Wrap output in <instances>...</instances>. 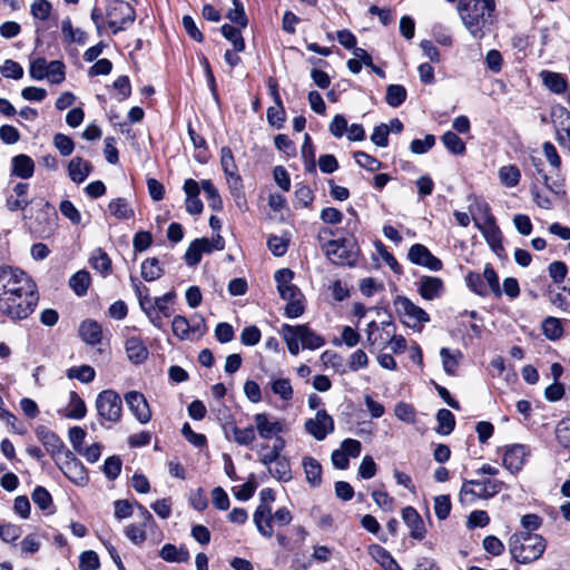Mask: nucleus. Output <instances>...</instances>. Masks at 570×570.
<instances>
[{"mask_svg": "<svg viewBox=\"0 0 570 570\" xmlns=\"http://www.w3.org/2000/svg\"><path fill=\"white\" fill-rule=\"evenodd\" d=\"M435 145V137L432 134L425 135L424 139H413L410 144V150L415 155L428 153Z\"/></svg>", "mask_w": 570, "mask_h": 570, "instance_id": "nucleus-59", "label": "nucleus"}, {"mask_svg": "<svg viewBox=\"0 0 570 570\" xmlns=\"http://www.w3.org/2000/svg\"><path fill=\"white\" fill-rule=\"evenodd\" d=\"M546 539L537 533L519 532L510 537L509 551L519 563H531L540 559L546 550Z\"/></svg>", "mask_w": 570, "mask_h": 570, "instance_id": "nucleus-3", "label": "nucleus"}, {"mask_svg": "<svg viewBox=\"0 0 570 570\" xmlns=\"http://www.w3.org/2000/svg\"><path fill=\"white\" fill-rule=\"evenodd\" d=\"M402 519L410 529V535L415 540H423L426 534L422 517L413 507H405L402 510Z\"/></svg>", "mask_w": 570, "mask_h": 570, "instance_id": "nucleus-17", "label": "nucleus"}, {"mask_svg": "<svg viewBox=\"0 0 570 570\" xmlns=\"http://www.w3.org/2000/svg\"><path fill=\"white\" fill-rule=\"evenodd\" d=\"M108 26L112 29V33L126 30L132 24L136 18L135 9L126 1H111L106 10Z\"/></svg>", "mask_w": 570, "mask_h": 570, "instance_id": "nucleus-8", "label": "nucleus"}, {"mask_svg": "<svg viewBox=\"0 0 570 570\" xmlns=\"http://www.w3.org/2000/svg\"><path fill=\"white\" fill-rule=\"evenodd\" d=\"M95 406L100 419V423L116 424L122 416V400L114 390H104L98 393Z\"/></svg>", "mask_w": 570, "mask_h": 570, "instance_id": "nucleus-6", "label": "nucleus"}, {"mask_svg": "<svg viewBox=\"0 0 570 570\" xmlns=\"http://www.w3.org/2000/svg\"><path fill=\"white\" fill-rule=\"evenodd\" d=\"M271 390L283 401H289L293 397V387L288 379H276L271 382Z\"/></svg>", "mask_w": 570, "mask_h": 570, "instance_id": "nucleus-48", "label": "nucleus"}, {"mask_svg": "<svg viewBox=\"0 0 570 570\" xmlns=\"http://www.w3.org/2000/svg\"><path fill=\"white\" fill-rule=\"evenodd\" d=\"M125 401L129 411L140 423L145 424L151 419V411L145 395L138 391H129L125 394Z\"/></svg>", "mask_w": 570, "mask_h": 570, "instance_id": "nucleus-14", "label": "nucleus"}, {"mask_svg": "<svg viewBox=\"0 0 570 570\" xmlns=\"http://www.w3.org/2000/svg\"><path fill=\"white\" fill-rule=\"evenodd\" d=\"M440 355L444 372L449 375H454L459 366V360L462 357V353L460 351L451 353L449 348L442 347Z\"/></svg>", "mask_w": 570, "mask_h": 570, "instance_id": "nucleus-43", "label": "nucleus"}, {"mask_svg": "<svg viewBox=\"0 0 570 570\" xmlns=\"http://www.w3.org/2000/svg\"><path fill=\"white\" fill-rule=\"evenodd\" d=\"M304 428L315 440L323 441L334 432L335 424L333 417L324 409H321L314 417L306 420Z\"/></svg>", "mask_w": 570, "mask_h": 570, "instance_id": "nucleus-11", "label": "nucleus"}, {"mask_svg": "<svg viewBox=\"0 0 570 570\" xmlns=\"http://www.w3.org/2000/svg\"><path fill=\"white\" fill-rule=\"evenodd\" d=\"M232 432L234 435V441L239 445L248 446L256 439L255 428L252 425L244 429L233 426Z\"/></svg>", "mask_w": 570, "mask_h": 570, "instance_id": "nucleus-52", "label": "nucleus"}, {"mask_svg": "<svg viewBox=\"0 0 570 570\" xmlns=\"http://www.w3.org/2000/svg\"><path fill=\"white\" fill-rule=\"evenodd\" d=\"M90 281V274L87 271L82 269L75 273L70 277L69 285L77 296H83L88 291Z\"/></svg>", "mask_w": 570, "mask_h": 570, "instance_id": "nucleus-37", "label": "nucleus"}, {"mask_svg": "<svg viewBox=\"0 0 570 570\" xmlns=\"http://www.w3.org/2000/svg\"><path fill=\"white\" fill-rule=\"evenodd\" d=\"M483 208L485 210L484 223H479L476 219H474V224L476 228L482 233L489 245L494 247L501 243V232L495 224V218L492 215L489 205H484Z\"/></svg>", "mask_w": 570, "mask_h": 570, "instance_id": "nucleus-16", "label": "nucleus"}, {"mask_svg": "<svg viewBox=\"0 0 570 570\" xmlns=\"http://www.w3.org/2000/svg\"><path fill=\"white\" fill-rule=\"evenodd\" d=\"M242 29L238 26L225 23L220 27L222 35L232 42L236 52L245 50V40L242 36Z\"/></svg>", "mask_w": 570, "mask_h": 570, "instance_id": "nucleus-31", "label": "nucleus"}, {"mask_svg": "<svg viewBox=\"0 0 570 570\" xmlns=\"http://www.w3.org/2000/svg\"><path fill=\"white\" fill-rule=\"evenodd\" d=\"M438 426L435 432L441 435L450 434L455 428V417L453 413L446 409H441L436 413Z\"/></svg>", "mask_w": 570, "mask_h": 570, "instance_id": "nucleus-36", "label": "nucleus"}, {"mask_svg": "<svg viewBox=\"0 0 570 570\" xmlns=\"http://www.w3.org/2000/svg\"><path fill=\"white\" fill-rule=\"evenodd\" d=\"M394 307L400 316L407 318L404 323L413 330L420 331L423 323L430 322L429 314L406 296H396L394 299Z\"/></svg>", "mask_w": 570, "mask_h": 570, "instance_id": "nucleus-9", "label": "nucleus"}, {"mask_svg": "<svg viewBox=\"0 0 570 570\" xmlns=\"http://www.w3.org/2000/svg\"><path fill=\"white\" fill-rule=\"evenodd\" d=\"M267 121L271 126L276 128H282L286 120V112L283 106V102L275 104L267 109L266 112Z\"/></svg>", "mask_w": 570, "mask_h": 570, "instance_id": "nucleus-51", "label": "nucleus"}, {"mask_svg": "<svg viewBox=\"0 0 570 570\" xmlns=\"http://www.w3.org/2000/svg\"><path fill=\"white\" fill-rule=\"evenodd\" d=\"M303 468L307 482L312 487H318L322 482V466L320 462L312 456H305L303 459Z\"/></svg>", "mask_w": 570, "mask_h": 570, "instance_id": "nucleus-28", "label": "nucleus"}, {"mask_svg": "<svg viewBox=\"0 0 570 570\" xmlns=\"http://www.w3.org/2000/svg\"><path fill=\"white\" fill-rule=\"evenodd\" d=\"M542 330L549 340H557L561 337L563 332L560 321L556 317H547L542 322Z\"/></svg>", "mask_w": 570, "mask_h": 570, "instance_id": "nucleus-58", "label": "nucleus"}, {"mask_svg": "<svg viewBox=\"0 0 570 570\" xmlns=\"http://www.w3.org/2000/svg\"><path fill=\"white\" fill-rule=\"evenodd\" d=\"M407 91L402 85H389L386 88L385 101L390 107L397 108L406 99Z\"/></svg>", "mask_w": 570, "mask_h": 570, "instance_id": "nucleus-41", "label": "nucleus"}, {"mask_svg": "<svg viewBox=\"0 0 570 570\" xmlns=\"http://www.w3.org/2000/svg\"><path fill=\"white\" fill-rule=\"evenodd\" d=\"M202 189L204 190V194L207 198L208 206L215 212L222 210L223 209V200L218 194L217 188L214 186V184L210 180H203Z\"/></svg>", "mask_w": 570, "mask_h": 570, "instance_id": "nucleus-44", "label": "nucleus"}, {"mask_svg": "<svg viewBox=\"0 0 570 570\" xmlns=\"http://www.w3.org/2000/svg\"><path fill=\"white\" fill-rule=\"evenodd\" d=\"M79 335L88 345H97L102 338L101 325L94 320H86L80 324Z\"/></svg>", "mask_w": 570, "mask_h": 570, "instance_id": "nucleus-23", "label": "nucleus"}, {"mask_svg": "<svg viewBox=\"0 0 570 570\" xmlns=\"http://www.w3.org/2000/svg\"><path fill=\"white\" fill-rule=\"evenodd\" d=\"M538 174L542 176L543 184L548 190H550L552 194L560 196L566 194L564 189V178L560 177L558 174L554 178L549 177L547 174L543 173L542 168H537Z\"/></svg>", "mask_w": 570, "mask_h": 570, "instance_id": "nucleus-46", "label": "nucleus"}, {"mask_svg": "<svg viewBox=\"0 0 570 570\" xmlns=\"http://www.w3.org/2000/svg\"><path fill=\"white\" fill-rule=\"evenodd\" d=\"M31 499L42 511L53 512L52 497L46 488L36 487L31 493Z\"/></svg>", "mask_w": 570, "mask_h": 570, "instance_id": "nucleus-39", "label": "nucleus"}, {"mask_svg": "<svg viewBox=\"0 0 570 570\" xmlns=\"http://www.w3.org/2000/svg\"><path fill=\"white\" fill-rule=\"evenodd\" d=\"M360 256V248L352 237L335 239L327 243L326 257L335 265L354 266Z\"/></svg>", "mask_w": 570, "mask_h": 570, "instance_id": "nucleus-7", "label": "nucleus"}, {"mask_svg": "<svg viewBox=\"0 0 570 570\" xmlns=\"http://www.w3.org/2000/svg\"><path fill=\"white\" fill-rule=\"evenodd\" d=\"M444 291L443 281L434 276H422L419 282V293L428 301H432L442 295Z\"/></svg>", "mask_w": 570, "mask_h": 570, "instance_id": "nucleus-20", "label": "nucleus"}, {"mask_svg": "<svg viewBox=\"0 0 570 570\" xmlns=\"http://www.w3.org/2000/svg\"><path fill=\"white\" fill-rule=\"evenodd\" d=\"M544 86L553 94H563L568 88L566 78L557 72L544 70L541 72Z\"/></svg>", "mask_w": 570, "mask_h": 570, "instance_id": "nucleus-27", "label": "nucleus"}, {"mask_svg": "<svg viewBox=\"0 0 570 570\" xmlns=\"http://www.w3.org/2000/svg\"><path fill=\"white\" fill-rule=\"evenodd\" d=\"M11 174L21 178L28 179L32 177L35 173V163L28 155H17L11 160Z\"/></svg>", "mask_w": 570, "mask_h": 570, "instance_id": "nucleus-25", "label": "nucleus"}, {"mask_svg": "<svg viewBox=\"0 0 570 570\" xmlns=\"http://www.w3.org/2000/svg\"><path fill=\"white\" fill-rule=\"evenodd\" d=\"M220 165L226 176H233V174L238 173L234 155L229 147H223L220 149Z\"/></svg>", "mask_w": 570, "mask_h": 570, "instance_id": "nucleus-56", "label": "nucleus"}, {"mask_svg": "<svg viewBox=\"0 0 570 570\" xmlns=\"http://www.w3.org/2000/svg\"><path fill=\"white\" fill-rule=\"evenodd\" d=\"M141 277L146 281V282H154V281H157L159 279L165 271L163 268V266L160 265V262L158 258L156 257H149V258H146L142 263H141Z\"/></svg>", "mask_w": 570, "mask_h": 570, "instance_id": "nucleus-29", "label": "nucleus"}, {"mask_svg": "<svg viewBox=\"0 0 570 570\" xmlns=\"http://www.w3.org/2000/svg\"><path fill=\"white\" fill-rule=\"evenodd\" d=\"M368 553L384 570H403L392 554L380 544L370 546Z\"/></svg>", "mask_w": 570, "mask_h": 570, "instance_id": "nucleus-24", "label": "nucleus"}, {"mask_svg": "<svg viewBox=\"0 0 570 570\" xmlns=\"http://www.w3.org/2000/svg\"><path fill=\"white\" fill-rule=\"evenodd\" d=\"M108 208H109L110 213L116 218L121 219V220L130 219L135 215V212L129 206L127 199L122 198V197H118V198L112 199L109 203Z\"/></svg>", "mask_w": 570, "mask_h": 570, "instance_id": "nucleus-34", "label": "nucleus"}, {"mask_svg": "<svg viewBox=\"0 0 570 570\" xmlns=\"http://www.w3.org/2000/svg\"><path fill=\"white\" fill-rule=\"evenodd\" d=\"M92 170V165L82 157H73L68 164V175L76 184L83 183Z\"/></svg>", "mask_w": 570, "mask_h": 570, "instance_id": "nucleus-21", "label": "nucleus"}, {"mask_svg": "<svg viewBox=\"0 0 570 570\" xmlns=\"http://www.w3.org/2000/svg\"><path fill=\"white\" fill-rule=\"evenodd\" d=\"M441 140L444 147L452 153L453 155H464L465 154V142L453 131H445Z\"/></svg>", "mask_w": 570, "mask_h": 570, "instance_id": "nucleus-38", "label": "nucleus"}, {"mask_svg": "<svg viewBox=\"0 0 570 570\" xmlns=\"http://www.w3.org/2000/svg\"><path fill=\"white\" fill-rule=\"evenodd\" d=\"M494 9V0H460L458 3L462 22L474 39L485 36L484 28L491 22Z\"/></svg>", "mask_w": 570, "mask_h": 570, "instance_id": "nucleus-2", "label": "nucleus"}, {"mask_svg": "<svg viewBox=\"0 0 570 570\" xmlns=\"http://www.w3.org/2000/svg\"><path fill=\"white\" fill-rule=\"evenodd\" d=\"M67 376L81 383H90L96 377V371L90 365L72 366L67 370Z\"/></svg>", "mask_w": 570, "mask_h": 570, "instance_id": "nucleus-42", "label": "nucleus"}, {"mask_svg": "<svg viewBox=\"0 0 570 570\" xmlns=\"http://www.w3.org/2000/svg\"><path fill=\"white\" fill-rule=\"evenodd\" d=\"M285 446V441L283 438H276L271 451L266 454L261 455L259 462L264 465L273 464V461H277L279 459H284L285 456L281 454Z\"/></svg>", "mask_w": 570, "mask_h": 570, "instance_id": "nucleus-53", "label": "nucleus"}, {"mask_svg": "<svg viewBox=\"0 0 570 570\" xmlns=\"http://www.w3.org/2000/svg\"><path fill=\"white\" fill-rule=\"evenodd\" d=\"M292 513L287 508H279L272 514V508L268 504H258L253 515L258 532L265 538L273 537V522L278 527H285L292 522Z\"/></svg>", "mask_w": 570, "mask_h": 570, "instance_id": "nucleus-5", "label": "nucleus"}, {"mask_svg": "<svg viewBox=\"0 0 570 570\" xmlns=\"http://www.w3.org/2000/svg\"><path fill=\"white\" fill-rule=\"evenodd\" d=\"M55 462L59 465L62 473L75 484L86 485L89 481L87 470L76 455L67 449Z\"/></svg>", "mask_w": 570, "mask_h": 570, "instance_id": "nucleus-10", "label": "nucleus"}, {"mask_svg": "<svg viewBox=\"0 0 570 570\" xmlns=\"http://www.w3.org/2000/svg\"><path fill=\"white\" fill-rule=\"evenodd\" d=\"M125 348L130 362L135 364L144 363L148 357V350L142 340L137 336H130L126 340Z\"/></svg>", "mask_w": 570, "mask_h": 570, "instance_id": "nucleus-22", "label": "nucleus"}, {"mask_svg": "<svg viewBox=\"0 0 570 570\" xmlns=\"http://www.w3.org/2000/svg\"><path fill=\"white\" fill-rule=\"evenodd\" d=\"M233 6L234 8L229 9L227 12V18L230 20V22L238 26L239 28H246L248 19L246 17L243 3L239 0H233Z\"/></svg>", "mask_w": 570, "mask_h": 570, "instance_id": "nucleus-50", "label": "nucleus"}, {"mask_svg": "<svg viewBox=\"0 0 570 570\" xmlns=\"http://www.w3.org/2000/svg\"><path fill=\"white\" fill-rule=\"evenodd\" d=\"M175 296V292H168L163 296L151 299V306L155 308V311L159 312L164 317H169L173 314L170 304L173 303Z\"/></svg>", "mask_w": 570, "mask_h": 570, "instance_id": "nucleus-49", "label": "nucleus"}, {"mask_svg": "<svg viewBox=\"0 0 570 570\" xmlns=\"http://www.w3.org/2000/svg\"><path fill=\"white\" fill-rule=\"evenodd\" d=\"M472 485H482L483 492H480L485 499L492 498L498 494L504 487L503 481L497 479H487V480H466L463 482L462 488L460 490V500L464 501V493L469 487Z\"/></svg>", "mask_w": 570, "mask_h": 570, "instance_id": "nucleus-19", "label": "nucleus"}, {"mask_svg": "<svg viewBox=\"0 0 570 570\" xmlns=\"http://www.w3.org/2000/svg\"><path fill=\"white\" fill-rule=\"evenodd\" d=\"M530 450L523 444H511L504 448L503 466L512 474L520 472L525 464Z\"/></svg>", "mask_w": 570, "mask_h": 570, "instance_id": "nucleus-12", "label": "nucleus"}, {"mask_svg": "<svg viewBox=\"0 0 570 570\" xmlns=\"http://www.w3.org/2000/svg\"><path fill=\"white\" fill-rule=\"evenodd\" d=\"M90 262L91 266L102 275H107L111 269V261L101 248H97L92 253Z\"/></svg>", "mask_w": 570, "mask_h": 570, "instance_id": "nucleus-47", "label": "nucleus"}, {"mask_svg": "<svg viewBox=\"0 0 570 570\" xmlns=\"http://www.w3.org/2000/svg\"><path fill=\"white\" fill-rule=\"evenodd\" d=\"M61 32L67 42H78L83 45L87 39V35L85 31L80 29H73L70 18H66L61 22Z\"/></svg>", "mask_w": 570, "mask_h": 570, "instance_id": "nucleus-40", "label": "nucleus"}, {"mask_svg": "<svg viewBox=\"0 0 570 570\" xmlns=\"http://www.w3.org/2000/svg\"><path fill=\"white\" fill-rule=\"evenodd\" d=\"M279 334L285 341L288 352L296 356L299 353L302 344L303 348L317 350L325 345V338L314 332L306 324L302 325H289L283 324L279 330Z\"/></svg>", "mask_w": 570, "mask_h": 570, "instance_id": "nucleus-4", "label": "nucleus"}, {"mask_svg": "<svg viewBox=\"0 0 570 570\" xmlns=\"http://www.w3.org/2000/svg\"><path fill=\"white\" fill-rule=\"evenodd\" d=\"M500 183L508 187H515L521 179L520 169L515 165L502 166L498 171Z\"/></svg>", "mask_w": 570, "mask_h": 570, "instance_id": "nucleus-35", "label": "nucleus"}, {"mask_svg": "<svg viewBox=\"0 0 570 570\" xmlns=\"http://www.w3.org/2000/svg\"><path fill=\"white\" fill-rule=\"evenodd\" d=\"M37 285L22 269L0 266V313L11 321L31 315L38 304Z\"/></svg>", "mask_w": 570, "mask_h": 570, "instance_id": "nucleus-1", "label": "nucleus"}, {"mask_svg": "<svg viewBox=\"0 0 570 570\" xmlns=\"http://www.w3.org/2000/svg\"><path fill=\"white\" fill-rule=\"evenodd\" d=\"M100 567L98 554L92 551H83L79 557V570H97Z\"/></svg>", "mask_w": 570, "mask_h": 570, "instance_id": "nucleus-64", "label": "nucleus"}, {"mask_svg": "<svg viewBox=\"0 0 570 570\" xmlns=\"http://www.w3.org/2000/svg\"><path fill=\"white\" fill-rule=\"evenodd\" d=\"M53 145L65 157L71 155L75 149L73 140L65 134H56L53 136Z\"/></svg>", "mask_w": 570, "mask_h": 570, "instance_id": "nucleus-63", "label": "nucleus"}, {"mask_svg": "<svg viewBox=\"0 0 570 570\" xmlns=\"http://www.w3.org/2000/svg\"><path fill=\"white\" fill-rule=\"evenodd\" d=\"M171 330L174 335L179 340L190 338V326L188 320L185 316L176 315L171 322Z\"/></svg>", "mask_w": 570, "mask_h": 570, "instance_id": "nucleus-54", "label": "nucleus"}, {"mask_svg": "<svg viewBox=\"0 0 570 570\" xmlns=\"http://www.w3.org/2000/svg\"><path fill=\"white\" fill-rule=\"evenodd\" d=\"M130 283L138 298L139 306L141 309L151 306V297L149 295V288L144 285L136 276H130Z\"/></svg>", "mask_w": 570, "mask_h": 570, "instance_id": "nucleus-45", "label": "nucleus"}, {"mask_svg": "<svg viewBox=\"0 0 570 570\" xmlns=\"http://www.w3.org/2000/svg\"><path fill=\"white\" fill-rule=\"evenodd\" d=\"M302 158L304 161L305 170L309 174H316V161H315V150L312 142V138L308 134H305L304 142L302 146Z\"/></svg>", "mask_w": 570, "mask_h": 570, "instance_id": "nucleus-33", "label": "nucleus"}, {"mask_svg": "<svg viewBox=\"0 0 570 570\" xmlns=\"http://www.w3.org/2000/svg\"><path fill=\"white\" fill-rule=\"evenodd\" d=\"M267 466L269 474L279 482H288L293 478L291 463L287 458L273 461V464Z\"/></svg>", "mask_w": 570, "mask_h": 570, "instance_id": "nucleus-30", "label": "nucleus"}, {"mask_svg": "<svg viewBox=\"0 0 570 570\" xmlns=\"http://www.w3.org/2000/svg\"><path fill=\"white\" fill-rule=\"evenodd\" d=\"M255 429L262 439L268 440L283 432L281 421H271L268 414L257 413L254 415Z\"/></svg>", "mask_w": 570, "mask_h": 570, "instance_id": "nucleus-18", "label": "nucleus"}, {"mask_svg": "<svg viewBox=\"0 0 570 570\" xmlns=\"http://www.w3.org/2000/svg\"><path fill=\"white\" fill-rule=\"evenodd\" d=\"M289 240L284 237L272 235L267 239L268 249L274 256L281 257L285 255L288 248Z\"/></svg>", "mask_w": 570, "mask_h": 570, "instance_id": "nucleus-61", "label": "nucleus"}, {"mask_svg": "<svg viewBox=\"0 0 570 570\" xmlns=\"http://www.w3.org/2000/svg\"><path fill=\"white\" fill-rule=\"evenodd\" d=\"M122 461L118 455L108 456L105 460L102 471L107 479L115 480L121 472Z\"/></svg>", "mask_w": 570, "mask_h": 570, "instance_id": "nucleus-55", "label": "nucleus"}, {"mask_svg": "<svg viewBox=\"0 0 570 570\" xmlns=\"http://www.w3.org/2000/svg\"><path fill=\"white\" fill-rule=\"evenodd\" d=\"M87 413V407L83 400L77 394V392L71 391L69 394V403L65 413L66 417L80 420L83 419Z\"/></svg>", "mask_w": 570, "mask_h": 570, "instance_id": "nucleus-32", "label": "nucleus"}, {"mask_svg": "<svg viewBox=\"0 0 570 570\" xmlns=\"http://www.w3.org/2000/svg\"><path fill=\"white\" fill-rule=\"evenodd\" d=\"M466 284L475 294L480 296L488 295V286L485 285L482 276L479 273L470 272L466 275Z\"/></svg>", "mask_w": 570, "mask_h": 570, "instance_id": "nucleus-62", "label": "nucleus"}, {"mask_svg": "<svg viewBox=\"0 0 570 570\" xmlns=\"http://www.w3.org/2000/svg\"><path fill=\"white\" fill-rule=\"evenodd\" d=\"M407 257L411 263L438 272L443 267L442 261L434 256L430 249L422 244H414L410 247Z\"/></svg>", "mask_w": 570, "mask_h": 570, "instance_id": "nucleus-13", "label": "nucleus"}, {"mask_svg": "<svg viewBox=\"0 0 570 570\" xmlns=\"http://www.w3.org/2000/svg\"><path fill=\"white\" fill-rule=\"evenodd\" d=\"M36 435L46 448L47 452L52 456L53 461L67 450L62 440L47 426H38L36 429Z\"/></svg>", "mask_w": 570, "mask_h": 570, "instance_id": "nucleus-15", "label": "nucleus"}, {"mask_svg": "<svg viewBox=\"0 0 570 570\" xmlns=\"http://www.w3.org/2000/svg\"><path fill=\"white\" fill-rule=\"evenodd\" d=\"M451 507L449 495L441 494L434 498V512L439 520H445L449 517Z\"/></svg>", "mask_w": 570, "mask_h": 570, "instance_id": "nucleus-60", "label": "nucleus"}, {"mask_svg": "<svg viewBox=\"0 0 570 570\" xmlns=\"http://www.w3.org/2000/svg\"><path fill=\"white\" fill-rule=\"evenodd\" d=\"M159 557L167 562H187L190 558L189 551L185 546L176 547L171 543H166L159 551Z\"/></svg>", "mask_w": 570, "mask_h": 570, "instance_id": "nucleus-26", "label": "nucleus"}, {"mask_svg": "<svg viewBox=\"0 0 570 570\" xmlns=\"http://www.w3.org/2000/svg\"><path fill=\"white\" fill-rule=\"evenodd\" d=\"M354 159L358 166L372 173L379 170L382 166V163L379 159L364 151H355Z\"/></svg>", "mask_w": 570, "mask_h": 570, "instance_id": "nucleus-57", "label": "nucleus"}]
</instances>
